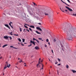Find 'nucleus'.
<instances>
[{"label": "nucleus", "mask_w": 76, "mask_h": 76, "mask_svg": "<svg viewBox=\"0 0 76 76\" xmlns=\"http://www.w3.org/2000/svg\"><path fill=\"white\" fill-rule=\"evenodd\" d=\"M26 25H27L28 26H29V25H28V24H24Z\"/></svg>", "instance_id": "45"}, {"label": "nucleus", "mask_w": 76, "mask_h": 76, "mask_svg": "<svg viewBox=\"0 0 76 76\" xmlns=\"http://www.w3.org/2000/svg\"><path fill=\"white\" fill-rule=\"evenodd\" d=\"M0 6H7L8 5L7 3L6 2H2L1 3H0Z\"/></svg>", "instance_id": "3"}, {"label": "nucleus", "mask_w": 76, "mask_h": 76, "mask_svg": "<svg viewBox=\"0 0 76 76\" xmlns=\"http://www.w3.org/2000/svg\"><path fill=\"white\" fill-rule=\"evenodd\" d=\"M62 30L67 34L69 40L72 39V36L75 34V30L72 27H70L69 25L65 26L62 27Z\"/></svg>", "instance_id": "1"}, {"label": "nucleus", "mask_w": 76, "mask_h": 76, "mask_svg": "<svg viewBox=\"0 0 76 76\" xmlns=\"http://www.w3.org/2000/svg\"><path fill=\"white\" fill-rule=\"evenodd\" d=\"M60 64H57V66H60Z\"/></svg>", "instance_id": "47"}, {"label": "nucleus", "mask_w": 76, "mask_h": 76, "mask_svg": "<svg viewBox=\"0 0 76 76\" xmlns=\"http://www.w3.org/2000/svg\"><path fill=\"white\" fill-rule=\"evenodd\" d=\"M43 12L45 13V15H48L49 14H50V11L45 9L43 10Z\"/></svg>", "instance_id": "2"}, {"label": "nucleus", "mask_w": 76, "mask_h": 76, "mask_svg": "<svg viewBox=\"0 0 76 76\" xmlns=\"http://www.w3.org/2000/svg\"><path fill=\"white\" fill-rule=\"evenodd\" d=\"M4 38H5V39H7L9 38V37L7 36H5L4 37Z\"/></svg>", "instance_id": "11"}, {"label": "nucleus", "mask_w": 76, "mask_h": 76, "mask_svg": "<svg viewBox=\"0 0 76 76\" xmlns=\"http://www.w3.org/2000/svg\"><path fill=\"white\" fill-rule=\"evenodd\" d=\"M60 9L61 10V11H62V12H64V13L65 12L64 11V10H62V9H61V8H60Z\"/></svg>", "instance_id": "29"}, {"label": "nucleus", "mask_w": 76, "mask_h": 76, "mask_svg": "<svg viewBox=\"0 0 76 76\" xmlns=\"http://www.w3.org/2000/svg\"><path fill=\"white\" fill-rule=\"evenodd\" d=\"M15 67H16L17 69L18 68V67H17V66H15Z\"/></svg>", "instance_id": "59"}, {"label": "nucleus", "mask_w": 76, "mask_h": 76, "mask_svg": "<svg viewBox=\"0 0 76 76\" xmlns=\"http://www.w3.org/2000/svg\"><path fill=\"white\" fill-rule=\"evenodd\" d=\"M7 67H9H9H10V66H11L10 64H9V66L8 65V64H7Z\"/></svg>", "instance_id": "22"}, {"label": "nucleus", "mask_w": 76, "mask_h": 76, "mask_svg": "<svg viewBox=\"0 0 76 76\" xmlns=\"http://www.w3.org/2000/svg\"><path fill=\"white\" fill-rule=\"evenodd\" d=\"M21 45H23V46H24V45H23V44H21Z\"/></svg>", "instance_id": "57"}, {"label": "nucleus", "mask_w": 76, "mask_h": 76, "mask_svg": "<svg viewBox=\"0 0 76 76\" xmlns=\"http://www.w3.org/2000/svg\"><path fill=\"white\" fill-rule=\"evenodd\" d=\"M45 47H47V45H45Z\"/></svg>", "instance_id": "52"}, {"label": "nucleus", "mask_w": 76, "mask_h": 76, "mask_svg": "<svg viewBox=\"0 0 76 76\" xmlns=\"http://www.w3.org/2000/svg\"><path fill=\"white\" fill-rule=\"evenodd\" d=\"M7 45H8L7 44L4 45L2 46V47L3 48H4V47H5L6 46H7Z\"/></svg>", "instance_id": "15"}, {"label": "nucleus", "mask_w": 76, "mask_h": 76, "mask_svg": "<svg viewBox=\"0 0 76 76\" xmlns=\"http://www.w3.org/2000/svg\"><path fill=\"white\" fill-rule=\"evenodd\" d=\"M57 73H58V72H57Z\"/></svg>", "instance_id": "64"}, {"label": "nucleus", "mask_w": 76, "mask_h": 76, "mask_svg": "<svg viewBox=\"0 0 76 76\" xmlns=\"http://www.w3.org/2000/svg\"><path fill=\"white\" fill-rule=\"evenodd\" d=\"M11 23H12V22H10V23H9V25H10V26L11 28H13V26H12V25H11Z\"/></svg>", "instance_id": "12"}, {"label": "nucleus", "mask_w": 76, "mask_h": 76, "mask_svg": "<svg viewBox=\"0 0 76 76\" xmlns=\"http://www.w3.org/2000/svg\"><path fill=\"white\" fill-rule=\"evenodd\" d=\"M4 25L5 26H6V27H7V28H8L9 29H10V27H9V25H8L5 24Z\"/></svg>", "instance_id": "8"}, {"label": "nucleus", "mask_w": 76, "mask_h": 76, "mask_svg": "<svg viewBox=\"0 0 76 76\" xmlns=\"http://www.w3.org/2000/svg\"><path fill=\"white\" fill-rule=\"evenodd\" d=\"M3 58V57L1 56L0 57V59H1V58Z\"/></svg>", "instance_id": "46"}, {"label": "nucleus", "mask_w": 76, "mask_h": 76, "mask_svg": "<svg viewBox=\"0 0 76 76\" xmlns=\"http://www.w3.org/2000/svg\"><path fill=\"white\" fill-rule=\"evenodd\" d=\"M53 41L54 42H56V39H53Z\"/></svg>", "instance_id": "26"}, {"label": "nucleus", "mask_w": 76, "mask_h": 76, "mask_svg": "<svg viewBox=\"0 0 76 76\" xmlns=\"http://www.w3.org/2000/svg\"><path fill=\"white\" fill-rule=\"evenodd\" d=\"M65 12H67V10H65Z\"/></svg>", "instance_id": "53"}, {"label": "nucleus", "mask_w": 76, "mask_h": 76, "mask_svg": "<svg viewBox=\"0 0 76 76\" xmlns=\"http://www.w3.org/2000/svg\"><path fill=\"white\" fill-rule=\"evenodd\" d=\"M72 72L74 73H76V71L74 70H72Z\"/></svg>", "instance_id": "20"}, {"label": "nucleus", "mask_w": 76, "mask_h": 76, "mask_svg": "<svg viewBox=\"0 0 76 76\" xmlns=\"http://www.w3.org/2000/svg\"><path fill=\"white\" fill-rule=\"evenodd\" d=\"M61 47L62 48V49L63 51V48H64V47H63L64 45V43L63 42H61Z\"/></svg>", "instance_id": "4"}, {"label": "nucleus", "mask_w": 76, "mask_h": 76, "mask_svg": "<svg viewBox=\"0 0 76 76\" xmlns=\"http://www.w3.org/2000/svg\"><path fill=\"white\" fill-rule=\"evenodd\" d=\"M22 40H23V42H25V39H23Z\"/></svg>", "instance_id": "30"}, {"label": "nucleus", "mask_w": 76, "mask_h": 76, "mask_svg": "<svg viewBox=\"0 0 76 76\" xmlns=\"http://www.w3.org/2000/svg\"><path fill=\"white\" fill-rule=\"evenodd\" d=\"M14 35H15V36H19V35L18 34H14Z\"/></svg>", "instance_id": "35"}, {"label": "nucleus", "mask_w": 76, "mask_h": 76, "mask_svg": "<svg viewBox=\"0 0 76 76\" xmlns=\"http://www.w3.org/2000/svg\"><path fill=\"white\" fill-rule=\"evenodd\" d=\"M52 52L53 54V53H54V52H53V50H52Z\"/></svg>", "instance_id": "48"}, {"label": "nucleus", "mask_w": 76, "mask_h": 76, "mask_svg": "<svg viewBox=\"0 0 76 76\" xmlns=\"http://www.w3.org/2000/svg\"><path fill=\"white\" fill-rule=\"evenodd\" d=\"M32 46V44H31V43L30 45H29L28 46V47H30V46Z\"/></svg>", "instance_id": "38"}, {"label": "nucleus", "mask_w": 76, "mask_h": 76, "mask_svg": "<svg viewBox=\"0 0 76 76\" xmlns=\"http://www.w3.org/2000/svg\"><path fill=\"white\" fill-rule=\"evenodd\" d=\"M48 44H49V45H50V42H48Z\"/></svg>", "instance_id": "51"}, {"label": "nucleus", "mask_w": 76, "mask_h": 76, "mask_svg": "<svg viewBox=\"0 0 76 76\" xmlns=\"http://www.w3.org/2000/svg\"><path fill=\"white\" fill-rule=\"evenodd\" d=\"M39 40H41L42 39V38H39Z\"/></svg>", "instance_id": "36"}, {"label": "nucleus", "mask_w": 76, "mask_h": 76, "mask_svg": "<svg viewBox=\"0 0 76 76\" xmlns=\"http://www.w3.org/2000/svg\"><path fill=\"white\" fill-rule=\"evenodd\" d=\"M42 67H44V65H43V64H42Z\"/></svg>", "instance_id": "56"}, {"label": "nucleus", "mask_w": 76, "mask_h": 76, "mask_svg": "<svg viewBox=\"0 0 76 76\" xmlns=\"http://www.w3.org/2000/svg\"><path fill=\"white\" fill-rule=\"evenodd\" d=\"M67 9L69 10L70 12H73V10L71 8L68 7H65Z\"/></svg>", "instance_id": "5"}, {"label": "nucleus", "mask_w": 76, "mask_h": 76, "mask_svg": "<svg viewBox=\"0 0 76 76\" xmlns=\"http://www.w3.org/2000/svg\"><path fill=\"white\" fill-rule=\"evenodd\" d=\"M28 29H29V30H30V31H31V32H32V29H31V28H29Z\"/></svg>", "instance_id": "28"}, {"label": "nucleus", "mask_w": 76, "mask_h": 76, "mask_svg": "<svg viewBox=\"0 0 76 76\" xmlns=\"http://www.w3.org/2000/svg\"><path fill=\"white\" fill-rule=\"evenodd\" d=\"M10 48H13L15 49H18V48H16L14 47H13L12 46H10Z\"/></svg>", "instance_id": "17"}, {"label": "nucleus", "mask_w": 76, "mask_h": 76, "mask_svg": "<svg viewBox=\"0 0 76 76\" xmlns=\"http://www.w3.org/2000/svg\"><path fill=\"white\" fill-rule=\"evenodd\" d=\"M67 1L69 2V3H70V1L69 0H68Z\"/></svg>", "instance_id": "42"}, {"label": "nucleus", "mask_w": 76, "mask_h": 76, "mask_svg": "<svg viewBox=\"0 0 76 76\" xmlns=\"http://www.w3.org/2000/svg\"><path fill=\"white\" fill-rule=\"evenodd\" d=\"M36 32L38 34H40V35H41V33L39 32H38V31H36Z\"/></svg>", "instance_id": "18"}, {"label": "nucleus", "mask_w": 76, "mask_h": 76, "mask_svg": "<svg viewBox=\"0 0 76 76\" xmlns=\"http://www.w3.org/2000/svg\"><path fill=\"white\" fill-rule=\"evenodd\" d=\"M41 58H40L39 59V63L37 65V67H38V66H39V64H40V60H41Z\"/></svg>", "instance_id": "9"}, {"label": "nucleus", "mask_w": 76, "mask_h": 76, "mask_svg": "<svg viewBox=\"0 0 76 76\" xmlns=\"http://www.w3.org/2000/svg\"><path fill=\"white\" fill-rule=\"evenodd\" d=\"M33 3L34 5V6H35V5H36V4H35V3H34V2H33Z\"/></svg>", "instance_id": "40"}, {"label": "nucleus", "mask_w": 76, "mask_h": 76, "mask_svg": "<svg viewBox=\"0 0 76 76\" xmlns=\"http://www.w3.org/2000/svg\"><path fill=\"white\" fill-rule=\"evenodd\" d=\"M24 27H25V28H28V27L26 26L25 25H24Z\"/></svg>", "instance_id": "32"}, {"label": "nucleus", "mask_w": 76, "mask_h": 76, "mask_svg": "<svg viewBox=\"0 0 76 76\" xmlns=\"http://www.w3.org/2000/svg\"><path fill=\"white\" fill-rule=\"evenodd\" d=\"M10 35H13V34H11V33H10Z\"/></svg>", "instance_id": "37"}, {"label": "nucleus", "mask_w": 76, "mask_h": 76, "mask_svg": "<svg viewBox=\"0 0 76 76\" xmlns=\"http://www.w3.org/2000/svg\"><path fill=\"white\" fill-rule=\"evenodd\" d=\"M35 49H36V50H38V49H39V48L38 47V46H36L35 48Z\"/></svg>", "instance_id": "19"}, {"label": "nucleus", "mask_w": 76, "mask_h": 76, "mask_svg": "<svg viewBox=\"0 0 76 76\" xmlns=\"http://www.w3.org/2000/svg\"><path fill=\"white\" fill-rule=\"evenodd\" d=\"M21 62H22V60H21V61H20V63H21Z\"/></svg>", "instance_id": "50"}, {"label": "nucleus", "mask_w": 76, "mask_h": 76, "mask_svg": "<svg viewBox=\"0 0 76 76\" xmlns=\"http://www.w3.org/2000/svg\"><path fill=\"white\" fill-rule=\"evenodd\" d=\"M8 64L7 63V62H6V65H7Z\"/></svg>", "instance_id": "44"}, {"label": "nucleus", "mask_w": 76, "mask_h": 76, "mask_svg": "<svg viewBox=\"0 0 76 76\" xmlns=\"http://www.w3.org/2000/svg\"><path fill=\"white\" fill-rule=\"evenodd\" d=\"M31 43H33V44L34 45H35V42H33L32 41L30 40Z\"/></svg>", "instance_id": "10"}, {"label": "nucleus", "mask_w": 76, "mask_h": 76, "mask_svg": "<svg viewBox=\"0 0 76 76\" xmlns=\"http://www.w3.org/2000/svg\"><path fill=\"white\" fill-rule=\"evenodd\" d=\"M37 29L38 30H39L40 31H42V29L41 28H40L39 27H36Z\"/></svg>", "instance_id": "6"}, {"label": "nucleus", "mask_w": 76, "mask_h": 76, "mask_svg": "<svg viewBox=\"0 0 76 76\" xmlns=\"http://www.w3.org/2000/svg\"><path fill=\"white\" fill-rule=\"evenodd\" d=\"M30 28H33V29L35 28V26H30Z\"/></svg>", "instance_id": "14"}, {"label": "nucleus", "mask_w": 76, "mask_h": 76, "mask_svg": "<svg viewBox=\"0 0 76 76\" xmlns=\"http://www.w3.org/2000/svg\"><path fill=\"white\" fill-rule=\"evenodd\" d=\"M25 29H24L23 30V32H26V31H25Z\"/></svg>", "instance_id": "43"}, {"label": "nucleus", "mask_w": 76, "mask_h": 76, "mask_svg": "<svg viewBox=\"0 0 76 76\" xmlns=\"http://www.w3.org/2000/svg\"><path fill=\"white\" fill-rule=\"evenodd\" d=\"M50 22H53V18H51V19L50 18Z\"/></svg>", "instance_id": "27"}, {"label": "nucleus", "mask_w": 76, "mask_h": 76, "mask_svg": "<svg viewBox=\"0 0 76 76\" xmlns=\"http://www.w3.org/2000/svg\"><path fill=\"white\" fill-rule=\"evenodd\" d=\"M19 29L20 32H22V28H21L20 27H19Z\"/></svg>", "instance_id": "23"}, {"label": "nucleus", "mask_w": 76, "mask_h": 76, "mask_svg": "<svg viewBox=\"0 0 76 76\" xmlns=\"http://www.w3.org/2000/svg\"><path fill=\"white\" fill-rule=\"evenodd\" d=\"M6 65H5V66L4 67V69H6V68H7V66H6Z\"/></svg>", "instance_id": "21"}, {"label": "nucleus", "mask_w": 76, "mask_h": 76, "mask_svg": "<svg viewBox=\"0 0 76 76\" xmlns=\"http://www.w3.org/2000/svg\"><path fill=\"white\" fill-rule=\"evenodd\" d=\"M48 41H49L48 39H46V42H48Z\"/></svg>", "instance_id": "34"}, {"label": "nucleus", "mask_w": 76, "mask_h": 76, "mask_svg": "<svg viewBox=\"0 0 76 76\" xmlns=\"http://www.w3.org/2000/svg\"><path fill=\"white\" fill-rule=\"evenodd\" d=\"M55 64H57V62H56L55 63Z\"/></svg>", "instance_id": "54"}, {"label": "nucleus", "mask_w": 76, "mask_h": 76, "mask_svg": "<svg viewBox=\"0 0 76 76\" xmlns=\"http://www.w3.org/2000/svg\"><path fill=\"white\" fill-rule=\"evenodd\" d=\"M41 40L42 41H44V40H43L42 39H41Z\"/></svg>", "instance_id": "58"}, {"label": "nucleus", "mask_w": 76, "mask_h": 76, "mask_svg": "<svg viewBox=\"0 0 76 76\" xmlns=\"http://www.w3.org/2000/svg\"><path fill=\"white\" fill-rule=\"evenodd\" d=\"M51 58H53V57L52 56H51Z\"/></svg>", "instance_id": "60"}, {"label": "nucleus", "mask_w": 76, "mask_h": 76, "mask_svg": "<svg viewBox=\"0 0 76 76\" xmlns=\"http://www.w3.org/2000/svg\"><path fill=\"white\" fill-rule=\"evenodd\" d=\"M33 40V41H34L35 40V41H37V42L38 43H39V41H38V40L35 39V38H34Z\"/></svg>", "instance_id": "7"}, {"label": "nucleus", "mask_w": 76, "mask_h": 76, "mask_svg": "<svg viewBox=\"0 0 76 76\" xmlns=\"http://www.w3.org/2000/svg\"><path fill=\"white\" fill-rule=\"evenodd\" d=\"M42 61H43V60L41 61V62H42Z\"/></svg>", "instance_id": "62"}, {"label": "nucleus", "mask_w": 76, "mask_h": 76, "mask_svg": "<svg viewBox=\"0 0 76 76\" xmlns=\"http://www.w3.org/2000/svg\"><path fill=\"white\" fill-rule=\"evenodd\" d=\"M9 38H10V39L11 40V39H12V37H8Z\"/></svg>", "instance_id": "33"}, {"label": "nucleus", "mask_w": 76, "mask_h": 76, "mask_svg": "<svg viewBox=\"0 0 76 76\" xmlns=\"http://www.w3.org/2000/svg\"><path fill=\"white\" fill-rule=\"evenodd\" d=\"M72 15V16H76V14H73L72 15Z\"/></svg>", "instance_id": "25"}, {"label": "nucleus", "mask_w": 76, "mask_h": 76, "mask_svg": "<svg viewBox=\"0 0 76 76\" xmlns=\"http://www.w3.org/2000/svg\"><path fill=\"white\" fill-rule=\"evenodd\" d=\"M26 31H27L28 32H29V30H28V29H26Z\"/></svg>", "instance_id": "41"}, {"label": "nucleus", "mask_w": 76, "mask_h": 76, "mask_svg": "<svg viewBox=\"0 0 76 76\" xmlns=\"http://www.w3.org/2000/svg\"><path fill=\"white\" fill-rule=\"evenodd\" d=\"M49 59V60L50 61H51V60H50V59L49 58H48Z\"/></svg>", "instance_id": "55"}, {"label": "nucleus", "mask_w": 76, "mask_h": 76, "mask_svg": "<svg viewBox=\"0 0 76 76\" xmlns=\"http://www.w3.org/2000/svg\"><path fill=\"white\" fill-rule=\"evenodd\" d=\"M18 39L20 41V42H21V39L20 38Z\"/></svg>", "instance_id": "24"}, {"label": "nucleus", "mask_w": 76, "mask_h": 76, "mask_svg": "<svg viewBox=\"0 0 76 76\" xmlns=\"http://www.w3.org/2000/svg\"><path fill=\"white\" fill-rule=\"evenodd\" d=\"M66 68L67 69H68V68H69V65H66Z\"/></svg>", "instance_id": "31"}, {"label": "nucleus", "mask_w": 76, "mask_h": 76, "mask_svg": "<svg viewBox=\"0 0 76 76\" xmlns=\"http://www.w3.org/2000/svg\"><path fill=\"white\" fill-rule=\"evenodd\" d=\"M62 2H63V3H64V4H66V5H67V6H70L69 5H68L67 4V3H66L65 2H64L63 1H62Z\"/></svg>", "instance_id": "13"}, {"label": "nucleus", "mask_w": 76, "mask_h": 76, "mask_svg": "<svg viewBox=\"0 0 76 76\" xmlns=\"http://www.w3.org/2000/svg\"><path fill=\"white\" fill-rule=\"evenodd\" d=\"M41 69H43V67H42V69H41Z\"/></svg>", "instance_id": "61"}, {"label": "nucleus", "mask_w": 76, "mask_h": 76, "mask_svg": "<svg viewBox=\"0 0 76 76\" xmlns=\"http://www.w3.org/2000/svg\"><path fill=\"white\" fill-rule=\"evenodd\" d=\"M58 60L59 61H61L60 59L58 58Z\"/></svg>", "instance_id": "39"}, {"label": "nucleus", "mask_w": 76, "mask_h": 76, "mask_svg": "<svg viewBox=\"0 0 76 76\" xmlns=\"http://www.w3.org/2000/svg\"><path fill=\"white\" fill-rule=\"evenodd\" d=\"M1 6V7H0V9H4V7H2L3 6H1V5H0V6Z\"/></svg>", "instance_id": "16"}, {"label": "nucleus", "mask_w": 76, "mask_h": 76, "mask_svg": "<svg viewBox=\"0 0 76 76\" xmlns=\"http://www.w3.org/2000/svg\"><path fill=\"white\" fill-rule=\"evenodd\" d=\"M38 24L39 25H41V23H38Z\"/></svg>", "instance_id": "49"}, {"label": "nucleus", "mask_w": 76, "mask_h": 76, "mask_svg": "<svg viewBox=\"0 0 76 76\" xmlns=\"http://www.w3.org/2000/svg\"><path fill=\"white\" fill-rule=\"evenodd\" d=\"M26 65H24L25 67H26Z\"/></svg>", "instance_id": "63"}]
</instances>
